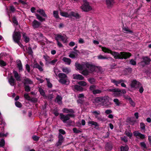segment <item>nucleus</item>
I'll return each instance as SVG.
<instances>
[{"mask_svg":"<svg viewBox=\"0 0 151 151\" xmlns=\"http://www.w3.org/2000/svg\"><path fill=\"white\" fill-rule=\"evenodd\" d=\"M62 71L63 72L66 73H68L70 71V70L67 68H62Z\"/></svg>","mask_w":151,"mask_h":151,"instance_id":"obj_43","label":"nucleus"},{"mask_svg":"<svg viewBox=\"0 0 151 151\" xmlns=\"http://www.w3.org/2000/svg\"><path fill=\"white\" fill-rule=\"evenodd\" d=\"M81 8L83 11L87 12L91 10L92 8L89 5L88 2H86L81 7Z\"/></svg>","mask_w":151,"mask_h":151,"instance_id":"obj_9","label":"nucleus"},{"mask_svg":"<svg viewBox=\"0 0 151 151\" xmlns=\"http://www.w3.org/2000/svg\"><path fill=\"white\" fill-rule=\"evenodd\" d=\"M75 66L78 69L80 70H82L83 68H87L90 69L91 72L94 71L96 67L95 66L87 62L83 63L81 65L76 63H75Z\"/></svg>","mask_w":151,"mask_h":151,"instance_id":"obj_2","label":"nucleus"},{"mask_svg":"<svg viewBox=\"0 0 151 151\" xmlns=\"http://www.w3.org/2000/svg\"><path fill=\"white\" fill-rule=\"evenodd\" d=\"M34 68H38L40 71H42L43 70L42 67L40 66L37 63H36L34 65Z\"/></svg>","mask_w":151,"mask_h":151,"instance_id":"obj_32","label":"nucleus"},{"mask_svg":"<svg viewBox=\"0 0 151 151\" xmlns=\"http://www.w3.org/2000/svg\"><path fill=\"white\" fill-rule=\"evenodd\" d=\"M105 149L107 151H110L112 149V147L108 144H107L106 145Z\"/></svg>","mask_w":151,"mask_h":151,"instance_id":"obj_45","label":"nucleus"},{"mask_svg":"<svg viewBox=\"0 0 151 151\" xmlns=\"http://www.w3.org/2000/svg\"><path fill=\"white\" fill-rule=\"evenodd\" d=\"M123 30L125 33H133V31L130 29L128 27H125L123 28Z\"/></svg>","mask_w":151,"mask_h":151,"instance_id":"obj_31","label":"nucleus"},{"mask_svg":"<svg viewBox=\"0 0 151 151\" xmlns=\"http://www.w3.org/2000/svg\"><path fill=\"white\" fill-rule=\"evenodd\" d=\"M102 51L105 52L110 53L114 57L115 59H127L131 56V54L129 52H121L120 53L116 52H114L111 50L104 47H101Z\"/></svg>","mask_w":151,"mask_h":151,"instance_id":"obj_1","label":"nucleus"},{"mask_svg":"<svg viewBox=\"0 0 151 151\" xmlns=\"http://www.w3.org/2000/svg\"><path fill=\"white\" fill-rule=\"evenodd\" d=\"M141 85V84L136 80H133L130 84L131 87L134 89H136Z\"/></svg>","mask_w":151,"mask_h":151,"instance_id":"obj_7","label":"nucleus"},{"mask_svg":"<svg viewBox=\"0 0 151 151\" xmlns=\"http://www.w3.org/2000/svg\"><path fill=\"white\" fill-rule=\"evenodd\" d=\"M63 60L66 64L68 65L70 64L71 62V60L70 59L65 57H64L63 58Z\"/></svg>","mask_w":151,"mask_h":151,"instance_id":"obj_24","label":"nucleus"},{"mask_svg":"<svg viewBox=\"0 0 151 151\" xmlns=\"http://www.w3.org/2000/svg\"><path fill=\"white\" fill-rule=\"evenodd\" d=\"M143 61L140 63V64L143 66L145 65L149 64L151 61L150 59L148 57H143Z\"/></svg>","mask_w":151,"mask_h":151,"instance_id":"obj_11","label":"nucleus"},{"mask_svg":"<svg viewBox=\"0 0 151 151\" xmlns=\"http://www.w3.org/2000/svg\"><path fill=\"white\" fill-rule=\"evenodd\" d=\"M102 91L99 89H95L93 91V94L95 95L97 94L100 93H101Z\"/></svg>","mask_w":151,"mask_h":151,"instance_id":"obj_49","label":"nucleus"},{"mask_svg":"<svg viewBox=\"0 0 151 151\" xmlns=\"http://www.w3.org/2000/svg\"><path fill=\"white\" fill-rule=\"evenodd\" d=\"M23 36L24 39V41L26 43H27L29 41V38L26 35L25 33L23 34Z\"/></svg>","mask_w":151,"mask_h":151,"instance_id":"obj_40","label":"nucleus"},{"mask_svg":"<svg viewBox=\"0 0 151 151\" xmlns=\"http://www.w3.org/2000/svg\"><path fill=\"white\" fill-rule=\"evenodd\" d=\"M129 147L127 145L124 147L122 146L121 148V151H128Z\"/></svg>","mask_w":151,"mask_h":151,"instance_id":"obj_42","label":"nucleus"},{"mask_svg":"<svg viewBox=\"0 0 151 151\" xmlns=\"http://www.w3.org/2000/svg\"><path fill=\"white\" fill-rule=\"evenodd\" d=\"M54 72L57 76V74L59 72V70L57 68H55L54 70Z\"/></svg>","mask_w":151,"mask_h":151,"instance_id":"obj_64","label":"nucleus"},{"mask_svg":"<svg viewBox=\"0 0 151 151\" xmlns=\"http://www.w3.org/2000/svg\"><path fill=\"white\" fill-rule=\"evenodd\" d=\"M58 12L57 11H54L53 12V15L54 17L58 19L59 18V16L58 14Z\"/></svg>","mask_w":151,"mask_h":151,"instance_id":"obj_41","label":"nucleus"},{"mask_svg":"<svg viewBox=\"0 0 151 151\" xmlns=\"http://www.w3.org/2000/svg\"><path fill=\"white\" fill-rule=\"evenodd\" d=\"M78 53L75 52H72L70 53L69 56L71 58H75L78 57Z\"/></svg>","mask_w":151,"mask_h":151,"instance_id":"obj_20","label":"nucleus"},{"mask_svg":"<svg viewBox=\"0 0 151 151\" xmlns=\"http://www.w3.org/2000/svg\"><path fill=\"white\" fill-rule=\"evenodd\" d=\"M113 101L117 106H119L120 105V103L118 99H114Z\"/></svg>","mask_w":151,"mask_h":151,"instance_id":"obj_57","label":"nucleus"},{"mask_svg":"<svg viewBox=\"0 0 151 151\" xmlns=\"http://www.w3.org/2000/svg\"><path fill=\"white\" fill-rule=\"evenodd\" d=\"M109 97L107 96L102 97V105L104 106L109 107L111 104L110 102H109Z\"/></svg>","mask_w":151,"mask_h":151,"instance_id":"obj_5","label":"nucleus"},{"mask_svg":"<svg viewBox=\"0 0 151 151\" xmlns=\"http://www.w3.org/2000/svg\"><path fill=\"white\" fill-rule=\"evenodd\" d=\"M37 12L39 13L41 15L45 17H47L46 14H45L44 11L43 9H39L37 11Z\"/></svg>","mask_w":151,"mask_h":151,"instance_id":"obj_26","label":"nucleus"},{"mask_svg":"<svg viewBox=\"0 0 151 151\" xmlns=\"http://www.w3.org/2000/svg\"><path fill=\"white\" fill-rule=\"evenodd\" d=\"M1 119H1V120L0 121V124L2 125L1 127L3 128L6 125V124L5 123L4 121H3Z\"/></svg>","mask_w":151,"mask_h":151,"instance_id":"obj_56","label":"nucleus"},{"mask_svg":"<svg viewBox=\"0 0 151 151\" xmlns=\"http://www.w3.org/2000/svg\"><path fill=\"white\" fill-rule=\"evenodd\" d=\"M13 73L14 78L17 81H21L20 76L17 71L14 70H13Z\"/></svg>","mask_w":151,"mask_h":151,"instance_id":"obj_17","label":"nucleus"},{"mask_svg":"<svg viewBox=\"0 0 151 151\" xmlns=\"http://www.w3.org/2000/svg\"><path fill=\"white\" fill-rule=\"evenodd\" d=\"M55 38L56 40H59L60 39L64 43L66 42L67 40V37L66 35L62 36L60 34L57 35Z\"/></svg>","mask_w":151,"mask_h":151,"instance_id":"obj_10","label":"nucleus"},{"mask_svg":"<svg viewBox=\"0 0 151 151\" xmlns=\"http://www.w3.org/2000/svg\"><path fill=\"white\" fill-rule=\"evenodd\" d=\"M24 85H27V84H32V82L31 81L29 78H26L24 79Z\"/></svg>","mask_w":151,"mask_h":151,"instance_id":"obj_35","label":"nucleus"},{"mask_svg":"<svg viewBox=\"0 0 151 151\" xmlns=\"http://www.w3.org/2000/svg\"><path fill=\"white\" fill-rule=\"evenodd\" d=\"M28 52L30 55H31L32 53V51L30 47H29L27 50Z\"/></svg>","mask_w":151,"mask_h":151,"instance_id":"obj_62","label":"nucleus"},{"mask_svg":"<svg viewBox=\"0 0 151 151\" xmlns=\"http://www.w3.org/2000/svg\"><path fill=\"white\" fill-rule=\"evenodd\" d=\"M73 132L75 133H78L81 132V131L77 129L76 128H73Z\"/></svg>","mask_w":151,"mask_h":151,"instance_id":"obj_58","label":"nucleus"},{"mask_svg":"<svg viewBox=\"0 0 151 151\" xmlns=\"http://www.w3.org/2000/svg\"><path fill=\"white\" fill-rule=\"evenodd\" d=\"M140 145L143 149L146 148V145L144 142H141Z\"/></svg>","mask_w":151,"mask_h":151,"instance_id":"obj_48","label":"nucleus"},{"mask_svg":"<svg viewBox=\"0 0 151 151\" xmlns=\"http://www.w3.org/2000/svg\"><path fill=\"white\" fill-rule=\"evenodd\" d=\"M102 97H97L94 99L93 102L97 105L101 104L102 105Z\"/></svg>","mask_w":151,"mask_h":151,"instance_id":"obj_15","label":"nucleus"},{"mask_svg":"<svg viewBox=\"0 0 151 151\" xmlns=\"http://www.w3.org/2000/svg\"><path fill=\"white\" fill-rule=\"evenodd\" d=\"M88 125L91 126L92 125L94 126L95 127H98L99 124L96 122L93 121H89L88 122Z\"/></svg>","mask_w":151,"mask_h":151,"instance_id":"obj_27","label":"nucleus"},{"mask_svg":"<svg viewBox=\"0 0 151 151\" xmlns=\"http://www.w3.org/2000/svg\"><path fill=\"white\" fill-rule=\"evenodd\" d=\"M69 17H74L76 19H79L81 17L76 12L72 11L69 13Z\"/></svg>","mask_w":151,"mask_h":151,"instance_id":"obj_14","label":"nucleus"},{"mask_svg":"<svg viewBox=\"0 0 151 151\" xmlns=\"http://www.w3.org/2000/svg\"><path fill=\"white\" fill-rule=\"evenodd\" d=\"M58 138H59L58 142L56 144L57 146L61 145L64 141V138L63 136L60 134H59Z\"/></svg>","mask_w":151,"mask_h":151,"instance_id":"obj_13","label":"nucleus"},{"mask_svg":"<svg viewBox=\"0 0 151 151\" xmlns=\"http://www.w3.org/2000/svg\"><path fill=\"white\" fill-rule=\"evenodd\" d=\"M8 133H6V134H4L2 133H0V137H6L8 135Z\"/></svg>","mask_w":151,"mask_h":151,"instance_id":"obj_61","label":"nucleus"},{"mask_svg":"<svg viewBox=\"0 0 151 151\" xmlns=\"http://www.w3.org/2000/svg\"><path fill=\"white\" fill-rule=\"evenodd\" d=\"M88 80L90 83L92 84H94L96 82L95 80L93 78H89L88 79Z\"/></svg>","mask_w":151,"mask_h":151,"instance_id":"obj_44","label":"nucleus"},{"mask_svg":"<svg viewBox=\"0 0 151 151\" xmlns=\"http://www.w3.org/2000/svg\"><path fill=\"white\" fill-rule=\"evenodd\" d=\"M130 64L132 65H135L136 64V62L135 60L133 59H131L129 62Z\"/></svg>","mask_w":151,"mask_h":151,"instance_id":"obj_59","label":"nucleus"},{"mask_svg":"<svg viewBox=\"0 0 151 151\" xmlns=\"http://www.w3.org/2000/svg\"><path fill=\"white\" fill-rule=\"evenodd\" d=\"M88 69L89 70V71L86 69L82 71L81 73L84 76H87L89 74V73H91L93 71H92L91 72L90 70V69Z\"/></svg>","mask_w":151,"mask_h":151,"instance_id":"obj_29","label":"nucleus"},{"mask_svg":"<svg viewBox=\"0 0 151 151\" xmlns=\"http://www.w3.org/2000/svg\"><path fill=\"white\" fill-rule=\"evenodd\" d=\"M60 119L62 120L63 122L65 123L66 121L70 119V117H74V115L72 114H68L66 115L63 114H60Z\"/></svg>","mask_w":151,"mask_h":151,"instance_id":"obj_6","label":"nucleus"},{"mask_svg":"<svg viewBox=\"0 0 151 151\" xmlns=\"http://www.w3.org/2000/svg\"><path fill=\"white\" fill-rule=\"evenodd\" d=\"M57 61L58 60L56 59H55L51 61H49L48 62V63L51 65H54Z\"/></svg>","mask_w":151,"mask_h":151,"instance_id":"obj_46","label":"nucleus"},{"mask_svg":"<svg viewBox=\"0 0 151 151\" xmlns=\"http://www.w3.org/2000/svg\"><path fill=\"white\" fill-rule=\"evenodd\" d=\"M9 82L11 86H13L15 85V80L12 76H11L9 79Z\"/></svg>","mask_w":151,"mask_h":151,"instance_id":"obj_22","label":"nucleus"},{"mask_svg":"<svg viewBox=\"0 0 151 151\" xmlns=\"http://www.w3.org/2000/svg\"><path fill=\"white\" fill-rule=\"evenodd\" d=\"M127 98L128 99L129 103L131 104V105L133 107H134L135 105V104L134 102L133 101L132 99L129 97H128V98Z\"/></svg>","mask_w":151,"mask_h":151,"instance_id":"obj_37","label":"nucleus"},{"mask_svg":"<svg viewBox=\"0 0 151 151\" xmlns=\"http://www.w3.org/2000/svg\"><path fill=\"white\" fill-rule=\"evenodd\" d=\"M21 35L20 32L14 31L12 35V38L15 42H18L21 40Z\"/></svg>","mask_w":151,"mask_h":151,"instance_id":"obj_4","label":"nucleus"},{"mask_svg":"<svg viewBox=\"0 0 151 151\" xmlns=\"http://www.w3.org/2000/svg\"><path fill=\"white\" fill-rule=\"evenodd\" d=\"M106 4L109 8L111 7L114 3V0H106Z\"/></svg>","mask_w":151,"mask_h":151,"instance_id":"obj_21","label":"nucleus"},{"mask_svg":"<svg viewBox=\"0 0 151 151\" xmlns=\"http://www.w3.org/2000/svg\"><path fill=\"white\" fill-rule=\"evenodd\" d=\"M39 91L40 94L44 97L45 98H47V96L45 95V92L42 88H39Z\"/></svg>","mask_w":151,"mask_h":151,"instance_id":"obj_34","label":"nucleus"},{"mask_svg":"<svg viewBox=\"0 0 151 151\" xmlns=\"http://www.w3.org/2000/svg\"><path fill=\"white\" fill-rule=\"evenodd\" d=\"M35 15L36 16L37 18L40 21L42 22L43 21H45V19L43 18L38 14H36Z\"/></svg>","mask_w":151,"mask_h":151,"instance_id":"obj_38","label":"nucleus"},{"mask_svg":"<svg viewBox=\"0 0 151 151\" xmlns=\"http://www.w3.org/2000/svg\"><path fill=\"white\" fill-rule=\"evenodd\" d=\"M92 113L94 115L95 117L97 118V117L100 114V112L99 111H93L92 112Z\"/></svg>","mask_w":151,"mask_h":151,"instance_id":"obj_47","label":"nucleus"},{"mask_svg":"<svg viewBox=\"0 0 151 151\" xmlns=\"http://www.w3.org/2000/svg\"><path fill=\"white\" fill-rule=\"evenodd\" d=\"M15 105L17 107L19 108L21 107L22 106L21 103L19 101H16L15 102Z\"/></svg>","mask_w":151,"mask_h":151,"instance_id":"obj_55","label":"nucleus"},{"mask_svg":"<svg viewBox=\"0 0 151 151\" xmlns=\"http://www.w3.org/2000/svg\"><path fill=\"white\" fill-rule=\"evenodd\" d=\"M98 58L99 59H107L108 58L106 56H104L101 55H100L97 56ZM109 58H111L109 57Z\"/></svg>","mask_w":151,"mask_h":151,"instance_id":"obj_36","label":"nucleus"},{"mask_svg":"<svg viewBox=\"0 0 151 151\" xmlns=\"http://www.w3.org/2000/svg\"><path fill=\"white\" fill-rule=\"evenodd\" d=\"M96 88V86L95 85H91V86L89 87V89L90 91L92 92L93 93V91L95 90Z\"/></svg>","mask_w":151,"mask_h":151,"instance_id":"obj_54","label":"nucleus"},{"mask_svg":"<svg viewBox=\"0 0 151 151\" xmlns=\"http://www.w3.org/2000/svg\"><path fill=\"white\" fill-rule=\"evenodd\" d=\"M134 136L136 137L137 138L143 139L145 138V135L139 132L138 131H135L133 132Z\"/></svg>","mask_w":151,"mask_h":151,"instance_id":"obj_12","label":"nucleus"},{"mask_svg":"<svg viewBox=\"0 0 151 151\" xmlns=\"http://www.w3.org/2000/svg\"><path fill=\"white\" fill-rule=\"evenodd\" d=\"M63 111L64 113H74V111L73 109H68L65 108L63 109Z\"/></svg>","mask_w":151,"mask_h":151,"instance_id":"obj_30","label":"nucleus"},{"mask_svg":"<svg viewBox=\"0 0 151 151\" xmlns=\"http://www.w3.org/2000/svg\"><path fill=\"white\" fill-rule=\"evenodd\" d=\"M111 91L115 93V94L117 95V96H119L126 93V91L124 89L120 90L118 88L113 89Z\"/></svg>","mask_w":151,"mask_h":151,"instance_id":"obj_8","label":"nucleus"},{"mask_svg":"<svg viewBox=\"0 0 151 151\" xmlns=\"http://www.w3.org/2000/svg\"><path fill=\"white\" fill-rule=\"evenodd\" d=\"M24 89L25 91L27 92H29L30 91V88L29 86L24 85Z\"/></svg>","mask_w":151,"mask_h":151,"instance_id":"obj_53","label":"nucleus"},{"mask_svg":"<svg viewBox=\"0 0 151 151\" xmlns=\"http://www.w3.org/2000/svg\"><path fill=\"white\" fill-rule=\"evenodd\" d=\"M17 64L19 71H22L23 70L22 65L21 61L18 60L16 61Z\"/></svg>","mask_w":151,"mask_h":151,"instance_id":"obj_19","label":"nucleus"},{"mask_svg":"<svg viewBox=\"0 0 151 151\" xmlns=\"http://www.w3.org/2000/svg\"><path fill=\"white\" fill-rule=\"evenodd\" d=\"M24 97L27 100H31L30 97L29 96L28 94L27 93H26L24 94Z\"/></svg>","mask_w":151,"mask_h":151,"instance_id":"obj_51","label":"nucleus"},{"mask_svg":"<svg viewBox=\"0 0 151 151\" xmlns=\"http://www.w3.org/2000/svg\"><path fill=\"white\" fill-rule=\"evenodd\" d=\"M60 14L62 16L66 17H69V13H68L65 12H63L62 11H60Z\"/></svg>","mask_w":151,"mask_h":151,"instance_id":"obj_28","label":"nucleus"},{"mask_svg":"<svg viewBox=\"0 0 151 151\" xmlns=\"http://www.w3.org/2000/svg\"><path fill=\"white\" fill-rule=\"evenodd\" d=\"M62 97L59 96H57L56 98L55 101L57 102L58 104H62Z\"/></svg>","mask_w":151,"mask_h":151,"instance_id":"obj_23","label":"nucleus"},{"mask_svg":"<svg viewBox=\"0 0 151 151\" xmlns=\"http://www.w3.org/2000/svg\"><path fill=\"white\" fill-rule=\"evenodd\" d=\"M145 125L144 123H140V127L141 129L142 130H145Z\"/></svg>","mask_w":151,"mask_h":151,"instance_id":"obj_60","label":"nucleus"},{"mask_svg":"<svg viewBox=\"0 0 151 151\" xmlns=\"http://www.w3.org/2000/svg\"><path fill=\"white\" fill-rule=\"evenodd\" d=\"M74 88L75 89L78 91H82L83 90V88L79 85H76L75 86Z\"/></svg>","mask_w":151,"mask_h":151,"instance_id":"obj_33","label":"nucleus"},{"mask_svg":"<svg viewBox=\"0 0 151 151\" xmlns=\"http://www.w3.org/2000/svg\"><path fill=\"white\" fill-rule=\"evenodd\" d=\"M5 144V142L4 139H1L0 141V147H3Z\"/></svg>","mask_w":151,"mask_h":151,"instance_id":"obj_50","label":"nucleus"},{"mask_svg":"<svg viewBox=\"0 0 151 151\" xmlns=\"http://www.w3.org/2000/svg\"><path fill=\"white\" fill-rule=\"evenodd\" d=\"M41 24L37 20H35L32 22V26L35 28L39 27L41 25Z\"/></svg>","mask_w":151,"mask_h":151,"instance_id":"obj_16","label":"nucleus"},{"mask_svg":"<svg viewBox=\"0 0 151 151\" xmlns=\"http://www.w3.org/2000/svg\"><path fill=\"white\" fill-rule=\"evenodd\" d=\"M123 81H124L122 80H118L117 81H116V80L114 79L111 80V82L114 83L115 85L117 86H118L119 84Z\"/></svg>","mask_w":151,"mask_h":151,"instance_id":"obj_25","label":"nucleus"},{"mask_svg":"<svg viewBox=\"0 0 151 151\" xmlns=\"http://www.w3.org/2000/svg\"><path fill=\"white\" fill-rule=\"evenodd\" d=\"M58 76L60 78L59 80L60 83L63 84L67 85L69 84L70 81L66 75L63 73H59Z\"/></svg>","mask_w":151,"mask_h":151,"instance_id":"obj_3","label":"nucleus"},{"mask_svg":"<svg viewBox=\"0 0 151 151\" xmlns=\"http://www.w3.org/2000/svg\"><path fill=\"white\" fill-rule=\"evenodd\" d=\"M78 84L81 86H85L87 85V83L84 81H81L78 82Z\"/></svg>","mask_w":151,"mask_h":151,"instance_id":"obj_39","label":"nucleus"},{"mask_svg":"<svg viewBox=\"0 0 151 151\" xmlns=\"http://www.w3.org/2000/svg\"><path fill=\"white\" fill-rule=\"evenodd\" d=\"M32 138L35 141H38L39 139V137L36 136L35 135H34V136H33L32 137Z\"/></svg>","mask_w":151,"mask_h":151,"instance_id":"obj_63","label":"nucleus"},{"mask_svg":"<svg viewBox=\"0 0 151 151\" xmlns=\"http://www.w3.org/2000/svg\"><path fill=\"white\" fill-rule=\"evenodd\" d=\"M73 77L74 79L80 80H83L84 78V77L82 76L80 74H74Z\"/></svg>","mask_w":151,"mask_h":151,"instance_id":"obj_18","label":"nucleus"},{"mask_svg":"<svg viewBox=\"0 0 151 151\" xmlns=\"http://www.w3.org/2000/svg\"><path fill=\"white\" fill-rule=\"evenodd\" d=\"M47 83V86L49 88H51L52 86V84L50 82V80L49 79L46 78Z\"/></svg>","mask_w":151,"mask_h":151,"instance_id":"obj_52","label":"nucleus"}]
</instances>
